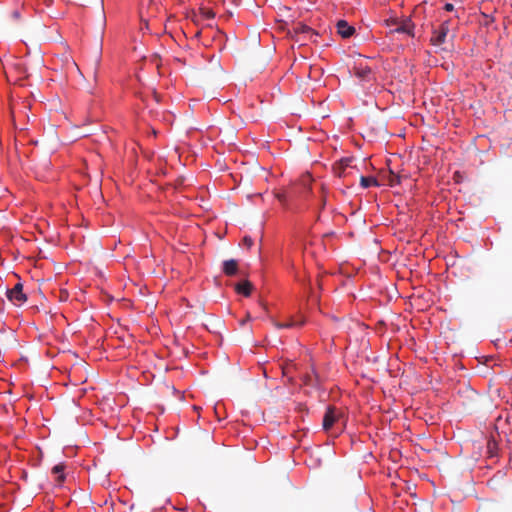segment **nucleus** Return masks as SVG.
<instances>
[{
	"instance_id": "f257e3e1",
	"label": "nucleus",
	"mask_w": 512,
	"mask_h": 512,
	"mask_svg": "<svg viewBox=\"0 0 512 512\" xmlns=\"http://www.w3.org/2000/svg\"><path fill=\"white\" fill-rule=\"evenodd\" d=\"M159 4L154 0H145L139 9L141 30H149V21L157 16Z\"/></svg>"
},
{
	"instance_id": "f03ea898",
	"label": "nucleus",
	"mask_w": 512,
	"mask_h": 512,
	"mask_svg": "<svg viewBox=\"0 0 512 512\" xmlns=\"http://www.w3.org/2000/svg\"><path fill=\"white\" fill-rule=\"evenodd\" d=\"M343 418V412L334 407L328 406L323 417V430L327 433L331 432L336 424Z\"/></svg>"
},
{
	"instance_id": "7ed1b4c3",
	"label": "nucleus",
	"mask_w": 512,
	"mask_h": 512,
	"mask_svg": "<svg viewBox=\"0 0 512 512\" xmlns=\"http://www.w3.org/2000/svg\"><path fill=\"white\" fill-rule=\"evenodd\" d=\"M450 29V21H443L439 27L433 29L432 36L430 38V43L433 46H440L446 41V37L449 33Z\"/></svg>"
},
{
	"instance_id": "20e7f679",
	"label": "nucleus",
	"mask_w": 512,
	"mask_h": 512,
	"mask_svg": "<svg viewBox=\"0 0 512 512\" xmlns=\"http://www.w3.org/2000/svg\"><path fill=\"white\" fill-rule=\"evenodd\" d=\"M6 296L15 306H21L27 301V296L23 292V284L20 282L16 283L12 289H8Z\"/></svg>"
},
{
	"instance_id": "39448f33",
	"label": "nucleus",
	"mask_w": 512,
	"mask_h": 512,
	"mask_svg": "<svg viewBox=\"0 0 512 512\" xmlns=\"http://www.w3.org/2000/svg\"><path fill=\"white\" fill-rule=\"evenodd\" d=\"M305 324V318L302 315L290 316L284 321L273 320V325L278 329L298 328Z\"/></svg>"
},
{
	"instance_id": "423d86ee",
	"label": "nucleus",
	"mask_w": 512,
	"mask_h": 512,
	"mask_svg": "<svg viewBox=\"0 0 512 512\" xmlns=\"http://www.w3.org/2000/svg\"><path fill=\"white\" fill-rule=\"evenodd\" d=\"M414 29H415L414 23L412 22L411 19L408 18V19L403 20L402 23L397 28H395L394 32L405 33L411 37H414Z\"/></svg>"
},
{
	"instance_id": "0eeeda50",
	"label": "nucleus",
	"mask_w": 512,
	"mask_h": 512,
	"mask_svg": "<svg viewBox=\"0 0 512 512\" xmlns=\"http://www.w3.org/2000/svg\"><path fill=\"white\" fill-rule=\"evenodd\" d=\"M337 31L342 37L349 38L354 34L355 29L354 27L350 26L345 20H339L337 22Z\"/></svg>"
},
{
	"instance_id": "6e6552de",
	"label": "nucleus",
	"mask_w": 512,
	"mask_h": 512,
	"mask_svg": "<svg viewBox=\"0 0 512 512\" xmlns=\"http://www.w3.org/2000/svg\"><path fill=\"white\" fill-rule=\"evenodd\" d=\"M351 159L344 158L334 165V173L339 176H345L346 169L350 167Z\"/></svg>"
},
{
	"instance_id": "1a4fd4ad",
	"label": "nucleus",
	"mask_w": 512,
	"mask_h": 512,
	"mask_svg": "<svg viewBox=\"0 0 512 512\" xmlns=\"http://www.w3.org/2000/svg\"><path fill=\"white\" fill-rule=\"evenodd\" d=\"M238 271V263L234 259L226 260L223 262V272L227 276H233Z\"/></svg>"
},
{
	"instance_id": "9d476101",
	"label": "nucleus",
	"mask_w": 512,
	"mask_h": 512,
	"mask_svg": "<svg viewBox=\"0 0 512 512\" xmlns=\"http://www.w3.org/2000/svg\"><path fill=\"white\" fill-rule=\"evenodd\" d=\"M355 75L361 80H369L371 77V69L368 66L359 64L354 68Z\"/></svg>"
},
{
	"instance_id": "9b49d317",
	"label": "nucleus",
	"mask_w": 512,
	"mask_h": 512,
	"mask_svg": "<svg viewBox=\"0 0 512 512\" xmlns=\"http://www.w3.org/2000/svg\"><path fill=\"white\" fill-rule=\"evenodd\" d=\"M236 291H237V293H239L245 297L250 296L251 291H252L251 283L248 281H243V282L238 283L236 285Z\"/></svg>"
},
{
	"instance_id": "f8f14e48",
	"label": "nucleus",
	"mask_w": 512,
	"mask_h": 512,
	"mask_svg": "<svg viewBox=\"0 0 512 512\" xmlns=\"http://www.w3.org/2000/svg\"><path fill=\"white\" fill-rule=\"evenodd\" d=\"M65 466L60 463L53 467L52 473L56 475V481L58 484H62L65 480V473H64Z\"/></svg>"
},
{
	"instance_id": "ddd939ff",
	"label": "nucleus",
	"mask_w": 512,
	"mask_h": 512,
	"mask_svg": "<svg viewBox=\"0 0 512 512\" xmlns=\"http://www.w3.org/2000/svg\"><path fill=\"white\" fill-rule=\"evenodd\" d=\"M198 15L202 20H212L215 18V12L213 9L205 6L199 8Z\"/></svg>"
},
{
	"instance_id": "4468645a",
	"label": "nucleus",
	"mask_w": 512,
	"mask_h": 512,
	"mask_svg": "<svg viewBox=\"0 0 512 512\" xmlns=\"http://www.w3.org/2000/svg\"><path fill=\"white\" fill-rule=\"evenodd\" d=\"M360 184L363 188H369L372 186H378V181L376 178L371 176H362L360 179Z\"/></svg>"
},
{
	"instance_id": "2eb2a0df",
	"label": "nucleus",
	"mask_w": 512,
	"mask_h": 512,
	"mask_svg": "<svg viewBox=\"0 0 512 512\" xmlns=\"http://www.w3.org/2000/svg\"><path fill=\"white\" fill-rule=\"evenodd\" d=\"M400 183V178L398 175H395L393 172H391V177L389 180L390 186H395Z\"/></svg>"
},
{
	"instance_id": "dca6fc26",
	"label": "nucleus",
	"mask_w": 512,
	"mask_h": 512,
	"mask_svg": "<svg viewBox=\"0 0 512 512\" xmlns=\"http://www.w3.org/2000/svg\"><path fill=\"white\" fill-rule=\"evenodd\" d=\"M243 242H244V244L247 247H250L253 244V240L250 237H247V236L244 237Z\"/></svg>"
},
{
	"instance_id": "f3484780",
	"label": "nucleus",
	"mask_w": 512,
	"mask_h": 512,
	"mask_svg": "<svg viewBox=\"0 0 512 512\" xmlns=\"http://www.w3.org/2000/svg\"><path fill=\"white\" fill-rule=\"evenodd\" d=\"M444 9H445L446 11H448V12H451V11H453V10H454V6H453V4H451V3H446V4H445V6H444Z\"/></svg>"
},
{
	"instance_id": "a211bd4d",
	"label": "nucleus",
	"mask_w": 512,
	"mask_h": 512,
	"mask_svg": "<svg viewBox=\"0 0 512 512\" xmlns=\"http://www.w3.org/2000/svg\"><path fill=\"white\" fill-rule=\"evenodd\" d=\"M311 179H310V176H306L304 178H302L301 182L306 186L310 183Z\"/></svg>"
},
{
	"instance_id": "6ab92c4d",
	"label": "nucleus",
	"mask_w": 512,
	"mask_h": 512,
	"mask_svg": "<svg viewBox=\"0 0 512 512\" xmlns=\"http://www.w3.org/2000/svg\"><path fill=\"white\" fill-rule=\"evenodd\" d=\"M12 17L16 20L20 18V12L18 10H15L12 12Z\"/></svg>"
},
{
	"instance_id": "aec40b11",
	"label": "nucleus",
	"mask_w": 512,
	"mask_h": 512,
	"mask_svg": "<svg viewBox=\"0 0 512 512\" xmlns=\"http://www.w3.org/2000/svg\"><path fill=\"white\" fill-rule=\"evenodd\" d=\"M21 66H22V64H21V63H18V64H17V67H19V69L21 70V71H20V74L22 75V74H24V71H23V69H22V67H21Z\"/></svg>"
}]
</instances>
